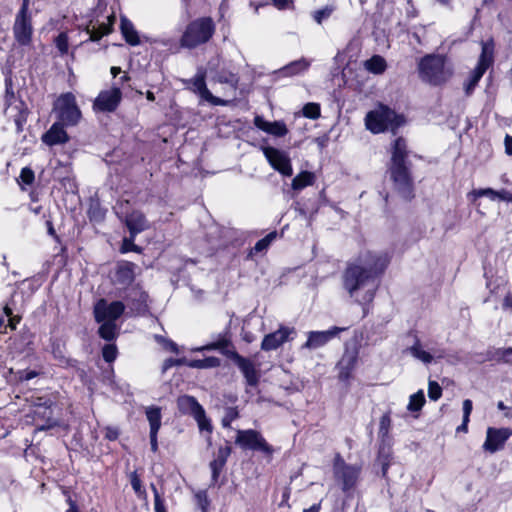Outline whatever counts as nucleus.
Returning a JSON list of instances; mask_svg holds the SVG:
<instances>
[{"label": "nucleus", "instance_id": "obj_10", "mask_svg": "<svg viewBox=\"0 0 512 512\" xmlns=\"http://www.w3.org/2000/svg\"><path fill=\"white\" fill-rule=\"evenodd\" d=\"M262 151L269 164L276 171L287 177L293 174L291 160L287 153L271 146L262 147Z\"/></svg>", "mask_w": 512, "mask_h": 512}, {"label": "nucleus", "instance_id": "obj_42", "mask_svg": "<svg viewBox=\"0 0 512 512\" xmlns=\"http://www.w3.org/2000/svg\"><path fill=\"white\" fill-rule=\"evenodd\" d=\"M335 7L333 5H327L322 9L313 12L312 17L318 23L321 24L323 20L328 19L334 12Z\"/></svg>", "mask_w": 512, "mask_h": 512}, {"label": "nucleus", "instance_id": "obj_57", "mask_svg": "<svg viewBox=\"0 0 512 512\" xmlns=\"http://www.w3.org/2000/svg\"><path fill=\"white\" fill-rule=\"evenodd\" d=\"M496 200L512 202V193L506 190L496 191Z\"/></svg>", "mask_w": 512, "mask_h": 512}, {"label": "nucleus", "instance_id": "obj_50", "mask_svg": "<svg viewBox=\"0 0 512 512\" xmlns=\"http://www.w3.org/2000/svg\"><path fill=\"white\" fill-rule=\"evenodd\" d=\"M195 499L197 502V505L200 507L202 512H207V508L210 504L207 492L205 490H200L196 492Z\"/></svg>", "mask_w": 512, "mask_h": 512}, {"label": "nucleus", "instance_id": "obj_45", "mask_svg": "<svg viewBox=\"0 0 512 512\" xmlns=\"http://www.w3.org/2000/svg\"><path fill=\"white\" fill-rule=\"evenodd\" d=\"M493 358L497 361L512 363V348H499L495 350Z\"/></svg>", "mask_w": 512, "mask_h": 512}, {"label": "nucleus", "instance_id": "obj_16", "mask_svg": "<svg viewBox=\"0 0 512 512\" xmlns=\"http://www.w3.org/2000/svg\"><path fill=\"white\" fill-rule=\"evenodd\" d=\"M344 330L345 328L335 326L326 331H310L307 341L303 344L302 348L314 350L323 347Z\"/></svg>", "mask_w": 512, "mask_h": 512}, {"label": "nucleus", "instance_id": "obj_46", "mask_svg": "<svg viewBox=\"0 0 512 512\" xmlns=\"http://www.w3.org/2000/svg\"><path fill=\"white\" fill-rule=\"evenodd\" d=\"M303 115L310 119H317L320 117V106L317 103H307L303 107Z\"/></svg>", "mask_w": 512, "mask_h": 512}, {"label": "nucleus", "instance_id": "obj_56", "mask_svg": "<svg viewBox=\"0 0 512 512\" xmlns=\"http://www.w3.org/2000/svg\"><path fill=\"white\" fill-rule=\"evenodd\" d=\"M472 411V401L469 399H466L463 401V418H465L466 421H469V417Z\"/></svg>", "mask_w": 512, "mask_h": 512}, {"label": "nucleus", "instance_id": "obj_63", "mask_svg": "<svg viewBox=\"0 0 512 512\" xmlns=\"http://www.w3.org/2000/svg\"><path fill=\"white\" fill-rule=\"evenodd\" d=\"M503 307L505 309L512 310V295L508 294L503 301Z\"/></svg>", "mask_w": 512, "mask_h": 512}, {"label": "nucleus", "instance_id": "obj_19", "mask_svg": "<svg viewBox=\"0 0 512 512\" xmlns=\"http://www.w3.org/2000/svg\"><path fill=\"white\" fill-rule=\"evenodd\" d=\"M358 353L355 350L346 351L338 363L339 379L347 381L356 367Z\"/></svg>", "mask_w": 512, "mask_h": 512}, {"label": "nucleus", "instance_id": "obj_55", "mask_svg": "<svg viewBox=\"0 0 512 512\" xmlns=\"http://www.w3.org/2000/svg\"><path fill=\"white\" fill-rule=\"evenodd\" d=\"M133 240H134V237H130L129 239L128 238H125L123 240V246H122V250L123 252H128V251H138V248L137 246L133 243Z\"/></svg>", "mask_w": 512, "mask_h": 512}, {"label": "nucleus", "instance_id": "obj_35", "mask_svg": "<svg viewBox=\"0 0 512 512\" xmlns=\"http://www.w3.org/2000/svg\"><path fill=\"white\" fill-rule=\"evenodd\" d=\"M407 352L425 364H430L433 361V356L422 348L419 340H416V342L407 349Z\"/></svg>", "mask_w": 512, "mask_h": 512}, {"label": "nucleus", "instance_id": "obj_47", "mask_svg": "<svg viewBox=\"0 0 512 512\" xmlns=\"http://www.w3.org/2000/svg\"><path fill=\"white\" fill-rule=\"evenodd\" d=\"M194 419L197 421V424H198V427L201 431H207L209 433H211L212 431V425L210 423V420L207 419L206 415H205V411L204 409L201 411L200 414L196 415L194 417Z\"/></svg>", "mask_w": 512, "mask_h": 512}, {"label": "nucleus", "instance_id": "obj_28", "mask_svg": "<svg viewBox=\"0 0 512 512\" xmlns=\"http://www.w3.org/2000/svg\"><path fill=\"white\" fill-rule=\"evenodd\" d=\"M337 476L343 481L344 490L349 489L357 480L359 470L354 466L343 465L336 470Z\"/></svg>", "mask_w": 512, "mask_h": 512}, {"label": "nucleus", "instance_id": "obj_37", "mask_svg": "<svg viewBox=\"0 0 512 512\" xmlns=\"http://www.w3.org/2000/svg\"><path fill=\"white\" fill-rule=\"evenodd\" d=\"M101 326L99 327L98 333L101 338L111 341L117 335V325L113 321H102Z\"/></svg>", "mask_w": 512, "mask_h": 512}, {"label": "nucleus", "instance_id": "obj_17", "mask_svg": "<svg viewBox=\"0 0 512 512\" xmlns=\"http://www.w3.org/2000/svg\"><path fill=\"white\" fill-rule=\"evenodd\" d=\"M190 83V89L194 92L199 94V96L213 104V105H225L226 101L215 97L212 95V93L207 89L206 83H205V73L203 71H199L195 77L189 82Z\"/></svg>", "mask_w": 512, "mask_h": 512}, {"label": "nucleus", "instance_id": "obj_30", "mask_svg": "<svg viewBox=\"0 0 512 512\" xmlns=\"http://www.w3.org/2000/svg\"><path fill=\"white\" fill-rule=\"evenodd\" d=\"M115 15L112 14L108 16L107 23H101L98 28L92 27V29H87V32L90 34V39L92 41H97L104 35L109 34L112 31L113 24L115 22Z\"/></svg>", "mask_w": 512, "mask_h": 512}, {"label": "nucleus", "instance_id": "obj_18", "mask_svg": "<svg viewBox=\"0 0 512 512\" xmlns=\"http://www.w3.org/2000/svg\"><path fill=\"white\" fill-rule=\"evenodd\" d=\"M232 356L235 363L243 373L247 384L250 386H256L259 381V372L254 363L251 360L242 357L238 353H233Z\"/></svg>", "mask_w": 512, "mask_h": 512}, {"label": "nucleus", "instance_id": "obj_13", "mask_svg": "<svg viewBox=\"0 0 512 512\" xmlns=\"http://www.w3.org/2000/svg\"><path fill=\"white\" fill-rule=\"evenodd\" d=\"M296 331L293 327L280 326L278 330L265 335L261 343V349L264 351L276 350L285 342L293 339Z\"/></svg>", "mask_w": 512, "mask_h": 512}, {"label": "nucleus", "instance_id": "obj_23", "mask_svg": "<svg viewBox=\"0 0 512 512\" xmlns=\"http://www.w3.org/2000/svg\"><path fill=\"white\" fill-rule=\"evenodd\" d=\"M125 224L132 237L148 228V222L140 211H132L126 215Z\"/></svg>", "mask_w": 512, "mask_h": 512}, {"label": "nucleus", "instance_id": "obj_51", "mask_svg": "<svg viewBox=\"0 0 512 512\" xmlns=\"http://www.w3.org/2000/svg\"><path fill=\"white\" fill-rule=\"evenodd\" d=\"M102 355L105 361L113 362L117 357V348L113 344H108L103 347Z\"/></svg>", "mask_w": 512, "mask_h": 512}, {"label": "nucleus", "instance_id": "obj_6", "mask_svg": "<svg viewBox=\"0 0 512 512\" xmlns=\"http://www.w3.org/2000/svg\"><path fill=\"white\" fill-rule=\"evenodd\" d=\"M235 443L243 449L260 451L268 456L274 452L273 447L267 443L261 433L253 429L238 430Z\"/></svg>", "mask_w": 512, "mask_h": 512}, {"label": "nucleus", "instance_id": "obj_14", "mask_svg": "<svg viewBox=\"0 0 512 512\" xmlns=\"http://www.w3.org/2000/svg\"><path fill=\"white\" fill-rule=\"evenodd\" d=\"M4 114L8 119L14 121L18 133L23 131L24 124L27 121L29 110L27 105L20 99H11L5 110Z\"/></svg>", "mask_w": 512, "mask_h": 512}, {"label": "nucleus", "instance_id": "obj_54", "mask_svg": "<svg viewBox=\"0 0 512 512\" xmlns=\"http://www.w3.org/2000/svg\"><path fill=\"white\" fill-rule=\"evenodd\" d=\"M37 375H38V373L36 371L22 370V371L18 372V379L20 381H28V380L35 378Z\"/></svg>", "mask_w": 512, "mask_h": 512}, {"label": "nucleus", "instance_id": "obj_22", "mask_svg": "<svg viewBox=\"0 0 512 512\" xmlns=\"http://www.w3.org/2000/svg\"><path fill=\"white\" fill-rule=\"evenodd\" d=\"M68 139V135L60 123H54L42 136V141L49 146L66 143Z\"/></svg>", "mask_w": 512, "mask_h": 512}, {"label": "nucleus", "instance_id": "obj_58", "mask_svg": "<svg viewBox=\"0 0 512 512\" xmlns=\"http://www.w3.org/2000/svg\"><path fill=\"white\" fill-rule=\"evenodd\" d=\"M183 362H184L183 360H177V359H172V358L166 359L163 363V368H162L163 372L167 371L168 369H170L171 367H173L175 365H180Z\"/></svg>", "mask_w": 512, "mask_h": 512}, {"label": "nucleus", "instance_id": "obj_21", "mask_svg": "<svg viewBox=\"0 0 512 512\" xmlns=\"http://www.w3.org/2000/svg\"><path fill=\"white\" fill-rule=\"evenodd\" d=\"M230 454H231V447L229 445L219 447L217 452L214 454V458L210 462V468L212 471L213 481H217Z\"/></svg>", "mask_w": 512, "mask_h": 512}, {"label": "nucleus", "instance_id": "obj_41", "mask_svg": "<svg viewBox=\"0 0 512 512\" xmlns=\"http://www.w3.org/2000/svg\"><path fill=\"white\" fill-rule=\"evenodd\" d=\"M215 80L219 83H224L230 85L231 88L235 89L238 83V78L235 74L228 72V71H222L220 72Z\"/></svg>", "mask_w": 512, "mask_h": 512}, {"label": "nucleus", "instance_id": "obj_7", "mask_svg": "<svg viewBox=\"0 0 512 512\" xmlns=\"http://www.w3.org/2000/svg\"><path fill=\"white\" fill-rule=\"evenodd\" d=\"M493 63V44L491 42H482V51L477 66L472 71L467 83L464 86L467 95H470L478 82Z\"/></svg>", "mask_w": 512, "mask_h": 512}, {"label": "nucleus", "instance_id": "obj_11", "mask_svg": "<svg viewBox=\"0 0 512 512\" xmlns=\"http://www.w3.org/2000/svg\"><path fill=\"white\" fill-rule=\"evenodd\" d=\"M389 171L395 188L404 198L410 199L412 197L413 185L406 165H391Z\"/></svg>", "mask_w": 512, "mask_h": 512}, {"label": "nucleus", "instance_id": "obj_64", "mask_svg": "<svg viewBox=\"0 0 512 512\" xmlns=\"http://www.w3.org/2000/svg\"><path fill=\"white\" fill-rule=\"evenodd\" d=\"M68 504L69 509L67 510V512H79L76 503L71 498H68Z\"/></svg>", "mask_w": 512, "mask_h": 512}, {"label": "nucleus", "instance_id": "obj_53", "mask_svg": "<svg viewBox=\"0 0 512 512\" xmlns=\"http://www.w3.org/2000/svg\"><path fill=\"white\" fill-rule=\"evenodd\" d=\"M152 490L154 493V506H155V512H166L163 501L154 485H152Z\"/></svg>", "mask_w": 512, "mask_h": 512}, {"label": "nucleus", "instance_id": "obj_9", "mask_svg": "<svg viewBox=\"0 0 512 512\" xmlns=\"http://www.w3.org/2000/svg\"><path fill=\"white\" fill-rule=\"evenodd\" d=\"M125 311V304L121 301L108 303L105 299H100L94 305V317L96 322L113 321L115 322Z\"/></svg>", "mask_w": 512, "mask_h": 512}, {"label": "nucleus", "instance_id": "obj_62", "mask_svg": "<svg viewBox=\"0 0 512 512\" xmlns=\"http://www.w3.org/2000/svg\"><path fill=\"white\" fill-rule=\"evenodd\" d=\"M504 144H505V152L508 155L512 156V136L506 135L505 140H504Z\"/></svg>", "mask_w": 512, "mask_h": 512}, {"label": "nucleus", "instance_id": "obj_33", "mask_svg": "<svg viewBox=\"0 0 512 512\" xmlns=\"http://www.w3.org/2000/svg\"><path fill=\"white\" fill-rule=\"evenodd\" d=\"M314 182V173L309 171H302L293 178L291 186L293 190L300 191L308 186H312Z\"/></svg>", "mask_w": 512, "mask_h": 512}, {"label": "nucleus", "instance_id": "obj_44", "mask_svg": "<svg viewBox=\"0 0 512 512\" xmlns=\"http://www.w3.org/2000/svg\"><path fill=\"white\" fill-rule=\"evenodd\" d=\"M54 43L61 55L68 53L69 43H68V36L65 32L60 33L55 38Z\"/></svg>", "mask_w": 512, "mask_h": 512}, {"label": "nucleus", "instance_id": "obj_34", "mask_svg": "<svg viewBox=\"0 0 512 512\" xmlns=\"http://www.w3.org/2000/svg\"><path fill=\"white\" fill-rule=\"evenodd\" d=\"M363 66L370 73L382 74L387 68V63L382 56L374 55L370 59L366 60Z\"/></svg>", "mask_w": 512, "mask_h": 512}, {"label": "nucleus", "instance_id": "obj_59", "mask_svg": "<svg viewBox=\"0 0 512 512\" xmlns=\"http://www.w3.org/2000/svg\"><path fill=\"white\" fill-rule=\"evenodd\" d=\"M131 485H132V488L134 489V491L136 493H140V491H141V480L139 479V477L135 473L132 474V476H131Z\"/></svg>", "mask_w": 512, "mask_h": 512}, {"label": "nucleus", "instance_id": "obj_3", "mask_svg": "<svg viewBox=\"0 0 512 512\" xmlns=\"http://www.w3.org/2000/svg\"><path fill=\"white\" fill-rule=\"evenodd\" d=\"M403 124V118L384 105L367 113L365 117L366 128L374 134L385 130H394Z\"/></svg>", "mask_w": 512, "mask_h": 512}, {"label": "nucleus", "instance_id": "obj_49", "mask_svg": "<svg viewBox=\"0 0 512 512\" xmlns=\"http://www.w3.org/2000/svg\"><path fill=\"white\" fill-rule=\"evenodd\" d=\"M229 345V340L225 337H220L216 342L207 344L205 346L199 347L196 350L202 351V350H216V349H223Z\"/></svg>", "mask_w": 512, "mask_h": 512}, {"label": "nucleus", "instance_id": "obj_4", "mask_svg": "<svg viewBox=\"0 0 512 512\" xmlns=\"http://www.w3.org/2000/svg\"><path fill=\"white\" fill-rule=\"evenodd\" d=\"M214 33V23L211 18H200L191 22L181 37V46L194 48L207 42Z\"/></svg>", "mask_w": 512, "mask_h": 512}, {"label": "nucleus", "instance_id": "obj_25", "mask_svg": "<svg viewBox=\"0 0 512 512\" xmlns=\"http://www.w3.org/2000/svg\"><path fill=\"white\" fill-rule=\"evenodd\" d=\"M134 268L135 265L129 262L118 265L114 275V282L122 286L130 285L135 278Z\"/></svg>", "mask_w": 512, "mask_h": 512}, {"label": "nucleus", "instance_id": "obj_20", "mask_svg": "<svg viewBox=\"0 0 512 512\" xmlns=\"http://www.w3.org/2000/svg\"><path fill=\"white\" fill-rule=\"evenodd\" d=\"M254 125L258 129H260L270 135L276 136V137H283L288 133V129L284 122H282V121L269 122V121H266L262 116H259V115L255 116Z\"/></svg>", "mask_w": 512, "mask_h": 512}, {"label": "nucleus", "instance_id": "obj_48", "mask_svg": "<svg viewBox=\"0 0 512 512\" xmlns=\"http://www.w3.org/2000/svg\"><path fill=\"white\" fill-rule=\"evenodd\" d=\"M442 395V388L436 381L430 380L428 383V396L431 400L437 401Z\"/></svg>", "mask_w": 512, "mask_h": 512}, {"label": "nucleus", "instance_id": "obj_5", "mask_svg": "<svg viewBox=\"0 0 512 512\" xmlns=\"http://www.w3.org/2000/svg\"><path fill=\"white\" fill-rule=\"evenodd\" d=\"M54 109L60 120L66 125H76L81 118V111L72 93L60 95L55 102Z\"/></svg>", "mask_w": 512, "mask_h": 512}, {"label": "nucleus", "instance_id": "obj_61", "mask_svg": "<svg viewBox=\"0 0 512 512\" xmlns=\"http://www.w3.org/2000/svg\"><path fill=\"white\" fill-rule=\"evenodd\" d=\"M157 434L158 433L149 432L151 450L153 452H157L158 450Z\"/></svg>", "mask_w": 512, "mask_h": 512}, {"label": "nucleus", "instance_id": "obj_15", "mask_svg": "<svg viewBox=\"0 0 512 512\" xmlns=\"http://www.w3.org/2000/svg\"><path fill=\"white\" fill-rule=\"evenodd\" d=\"M510 435L511 432L509 429L489 427L486 432V440L483 444V449L489 453H495L503 448Z\"/></svg>", "mask_w": 512, "mask_h": 512}, {"label": "nucleus", "instance_id": "obj_40", "mask_svg": "<svg viewBox=\"0 0 512 512\" xmlns=\"http://www.w3.org/2000/svg\"><path fill=\"white\" fill-rule=\"evenodd\" d=\"M277 238V232L273 231L266 235L264 238L260 239L254 246L253 251L255 253L265 251L270 244Z\"/></svg>", "mask_w": 512, "mask_h": 512}, {"label": "nucleus", "instance_id": "obj_32", "mask_svg": "<svg viewBox=\"0 0 512 512\" xmlns=\"http://www.w3.org/2000/svg\"><path fill=\"white\" fill-rule=\"evenodd\" d=\"M146 418L149 422L150 432L158 433L161 427V408L157 406H148L145 409Z\"/></svg>", "mask_w": 512, "mask_h": 512}, {"label": "nucleus", "instance_id": "obj_36", "mask_svg": "<svg viewBox=\"0 0 512 512\" xmlns=\"http://www.w3.org/2000/svg\"><path fill=\"white\" fill-rule=\"evenodd\" d=\"M309 66H310L309 61H307L306 59H299V60L293 61L290 64H288L287 66H285L282 69V73L285 76L297 75V74L307 70Z\"/></svg>", "mask_w": 512, "mask_h": 512}, {"label": "nucleus", "instance_id": "obj_38", "mask_svg": "<svg viewBox=\"0 0 512 512\" xmlns=\"http://www.w3.org/2000/svg\"><path fill=\"white\" fill-rule=\"evenodd\" d=\"M187 365L197 369L214 368L220 365V359L217 357H206L204 359L191 360Z\"/></svg>", "mask_w": 512, "mask_h": 512}, {"label": "nucleus", "instance_id": "obj_52", "mask_svg": "<svg viewBox=\"0 0 512 512\" xmlns=\"http://www.w3.org/2000/svg\"><path fill=\"white\" fill-rule=\"evenodd\" d=\"M20 179L26 185L32 184L34 181L33 170L28 167L23 168L20 173Z\"/></svg>", "mask_w": 512, "mask_h": 512}, {"label": "nucleus", "instance_id": "obj_12", "mask_svg": "<svg viewBox=\"0 0 512 512\" xmlns=\"http://www.w3.org/2000/svg\"><path fill=\"white\" fill-rule=\"evenodd\" d=\"M122 98L119 87L113 86L99 93L93 103V109L97 112H113L118 107Z\"/></svg>", "mask_w": 512, "mask_h": 512}, {"label": "nucleus", "instance_id": "obj_43", "mask_svg": "<svg viewBox=\"0 0 512 512\" xmlns=\"http://www.w3.org/2000/svg\"><path fill=\"white\" fill-rule=\"evenodd\" d=\"M496 195V191L492 188L475 189L469 193V197H471L473 201L484 196L488 197L492 201H495Z\"/></svg>", "mask_w": 512, "mask_h": 512}, {"label": "nucleus", "instance_id": "obj_31", "mask_svg": "<svg viewBox=\"0 0 512 512\" xmlns=\"http://www.w3.org/2000/svg\"><path fill=\"white\" fill-rule=\"evenodd\" d=\"M120 29L127 43L130 45H138L140 43L137 31L134 29L133 24L127 18H121Z\"/></svg>", "mask_w": 512, "mask_h": 512}, {"label": "nucleus", "instance_id": "obj_2", "mask_svg": "<svg viewBox=\"0 0 512 512\" xmlns=\"http://www.w3.org/2000/svg\"><path fill=\"white\" fill-rule=\"evenodd\" d=\"M419 77L432 85L445 83L453 74L452 69L446 65V59L439 54H429L420 59L418 63Z\"/></svg>", "mask_w": 512, "mask_h": 512}, {"label": "nucleus", "instance_id": "obj_26", "mask_svg": "<svg viewBox=\"0 0 512 512\" xmlns=\"http://www.w3.org/2000/svg\"><path fill=\"white\" fill-rule=\"evenodd\" d=\"M34 411H39V408H44L43 419L47 420V426H41V429L50 428L55 425L52 419V404L53 401L49 397H36L31 400Z\"/></svg>", "mask_w": 512, "mask_h": 512}, {"label": "nucleus", "instance_id": "obj_24", "mask_svg": "<svg viewBox=\"0 0 512 512\" xmlns=\"http://www.w3.org/2000/svg\"><path fill=\"white\" fill-rule=\"evenodd\" d=\"M148 295L139 287H135L131 290L128 297V304L132 311L137 313H143L147 310Z\"/></svg>", "mask_w": 512, "mask_h": 512}, {"label": "nucleus", "instance_id": "obj_29", "mask_svg": "<svg viewBox=\"0 0 512 512\" xmlns=\"http://www.w3.org/2000/svg\"><path fill=\"white\" fill-rule=\"evenodd\" d=\"M406 157V142L403 138H397L392 147L391 165H404Z\"/></svg>", "mask_w": 512, "mask_h": 512}, {"label": "nucleus", "instance_id": "obj_27", "mask_svg": "<svg viewBox=\"0 0 512 512\" xmlns=\"http://www.w3.org/2000/svg\"><path fill=\"white\" fill-rule=\"evenodd\" d=\"M177 406L181 413L188 414L193 417L200 414L203 410V407L198 403V401L188 395L180 396L177 400Z\"/></svg>", "mask_w": 512, "mask_h": 512}, {"label": "nucleus", "instance_id": "obj_1", "mask_svg": "<svg viewBox=\"0 0 512 512\" xmlns=\"http://www.w3.org/2000/svg\"><path fill=\"white\" fill-rule=\"evenodd\" d=\"M388 263L382 256L367 255L359 263L348 265L343 274V286L351 298L359 304L370 303L375 295V276L381 273Z\"/></svg>", "mask_w": 512, "mask_h": 512}, {"label": "nucleus", "instance_id": "obj_8", "mask_svg": "<svg viewBox=\"0 0 512 512\" xmlns=\"http://www.w3.org/2000/svg\"><path fill=\"white\" fill-rule=\"evenodd\" d=\"M27 3H23L13 26L14 38L21 46H28L32 40L33 27L31 18L27 14Z\"/></svg>", "mask_w": 512, "mask_h": 512}, {"label": "nucleus", "instance_id": "obj_60", "mask_svg": "<svg viewBox=\"0 0 512 512\" xmlns=\"http://www.w3.org/2000/svg\"><path fill=\"white\" fill-rule=\"evenodd\" d=\"M272 3L278 9H286L292 5L291 0H272Z\"/></svg>", "mask_w": 512, "mask_h": 512}, {"label": "nucleus", "instance_id": "obj_39", "mask_svg": "<svg viewBox=\"0 0 512 512\" xmlns=\"http://www.w3.org/2000/svg\"><path fill=\"white\" fill-rule=\"evenodd\" d=\"M425 403V397L422 390L410 396L407 409L411 412L420 411Z\"/></svg>", "mask_w": 512, "mask_h": 512}]
</instances>
